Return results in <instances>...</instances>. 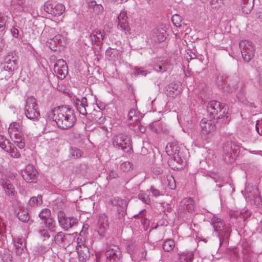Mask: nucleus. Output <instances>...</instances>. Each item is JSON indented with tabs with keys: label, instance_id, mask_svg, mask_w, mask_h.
Here are the masks:
<instances>
[{
	"label": "nucleus",
	"instance_id": "1a4fd4ad",
	"mask_svg": "<svg viewBox=\"0 0 262 262\" xmlns=\"http://www.w3.org/2000/svg\"><path fill=\"white\" fill-rule=\"evenodd\" d=\"M57 219L59 226L64 231H68L74 226H77L78 223V220L77 218L67 217L62 211L58 212Z\"/></svg>",
	"mask_w": 262,
	"mask_h": 262
},
{
	"label": "nucleus",
	"instance_id": "dca6fc26",
	"mask_svg": "<svg viewBox=\"0 0 262 262\" xmlns=\"http://www.w3.org/2000/svg\"><path fill=\"white\" fill-rule=\"evenodd\" d=\"M2 68L5 71H8L9 75L13 74L18 67V61L16 57L10 55H7L4 58V61L2 63Z\"/></svg>",
	"mask_w": 262,
	"mask_h": 262
},
{
	"label": "nucleus",
	"instance_id": "5fc2aeb1",
	"mask_svg": "<svg viewBox=\"0 0 262 262\" xmlns=\"http://www.w3.org/2000/svg\"><path fill=\"white\" fill-rule=\"evenodd\" d=\"M216 119L222 120V121L224 125L228 124L230 121V118L228 115V112L227 111L223 116H221L220 118Z\"/></svg>",
	"mask_w": 262,
	"mask_h": 262
},
{
	"label": "nucleus",
	"instance_id": "37998d69",
	"mask_svg": "<svg viewBox=\"0 0 262 262\" xmlns=\"http://www.w3.org/2000/svg\"><path fill=\"white\" fill-rule=\"evenodd\" d=\"M171 21L176 27H180L181 26L182 18L180 15L174 14L171 17Z\"/></svg>",
	"mask_w": 262,
	"mask_h": 262
},
{
	"label": "nucleus",
	"instance_id": "0eeeda50",
	"mask_svg": "<svg viewBox=\"0 0 262 262\" xmlns=\"http://www.w3.org/2000/svg\"><path fill=\"white\" fill-rule=\"evenodd\" d=\"M114 146L122 149L126 153H131L132 147L129 138L125 135L120 134L115 136L113 139Z\"/></svg>",
	"mask_w": 262,
	"mask_h": 262
},
{
	"label": "nucleus",
	"instance_id": "49530a36",
	"mask_svg": "<svg viewBox=\"0 0 262 262\" xmlns=\"http://www.w3.org/2000/svg\"><path fill=\"white\" fill-rule=\"evenodd\" d=\"M136 124L134 126V130L137 134L143 133L145 132V128L141 124L139 121L135 122Z\"/></svg>",
	"mask_w": 262,
	"mask_h": 262
},
{
	"label": "nucleus",
	"instance_id": "aec40b11",
	"mask_svg": "<svg viewBox=\"0 0 262 262\" xmlns=\"http://www.w3.org/2000/svg\"><path fill=\"white\" fill-rule=\"evenodd\" d=\"M111 204L115 206H118L120 208L118 209V218L119 222H123V217L125 214V208L127 206L126 202L125 200L118 198H115L111 201Z\"/></svg>",
	"mask_w": 262,
	"mask_h": 262
},
{
	"label": "nucleus",
	"instance_id": "e433bc0d",
	"mask_svg": "<svg viewBox=\"0 0 262 262\" xmlns=\"http://www.w3.org/2000/svg\"><path fill=\"white\" fill-rule=\"evenodd\" d=\"M162 246L165 251L170 252L175 246V242L172 239H168L164 242Z\"/></svg>",
	"mask_w": 262,
	"mask_h": 262
},
{
	"label": "nucleus",
	"instance_id": "79ce46f5",
	"mask_svg": "<svg viewBox=\"0 0 262 262\" xmlns=\"http://www.w3.org/2000/svg\"><path fill=\"white\" fill-rule=\"evenodd\" d=\"M18 219L23 222H27L29 220L28 213L26 211L18 212L17 213Z\"/></svg>",
	"mask_w": 262,
	"mask_h": 262
},
{
	"label": "nucleus",
	"instance_id": "4468645a",
	"mask_svg": "<svg viewBox=\"0 0 262 262\" xmlns=\"http://www.w3.org/2000/svg\"><path fill=\"white\" fill-rule=\"evenodd\" d=\"M15 251L16 255L20 258H25L27 256L26 242L24 238L17 237L13 238Z\"/></svg>",
	"mask_w": 262,
	"mask_h": 262
},
{
	"label": "nucleus",
	"instance_id": "6ab92c4d",
	"mask_svg": "<svg viewBox=\"0 0 262 262\" xmlns=\"http://www.w3.org/2000/svg\"><path fill=\"white\" fill-rule=\"evenodd\" d=\"M118 29L124 32L125 34H130V28L128 21V17L126 12L121 11L118 18Z\"/></svg>",
	"mask_w": 262,
	"mask_h": 262
},
{
	"label": "nucleus",
	"instance_id": "7c9ffc66",
	"mask_svg": "<svg viewBox=\"0 0 262 262\" xmlns=\"http://www.w3.org/2000/svg\"><path fill=\"white\" fill-rule=\"evenodd\" d=\"M62 39L63 37L60 34H57L53 38H50L47 41L49 44V47L52 50H55L53 48H54V46L56 47L57 44L61 42Z\"/></svg>",
	"mask_w": 262,
	"mask_h": 262
},
{
	"label": "nucleus",
	"instance_id": "c756f323",
	"mask_svg": "<svg viewBox=\"0 0 262 262\" xmlns=\"http://www.w3.org/2000/svg\"><path fill=\"white\" fill-rule=\"evenodd\" d=\"M241 8L243 13L249 14L252 10L254 6V1H241Z\"/></svg>",
	"mask_w": 262,
	"mask_h": 262
},
{
	"label": "nucleus",
	"instance_id": "20e7f679",
	"mask_svg": "<svg viewBox=\"0 0 262 262\" xmlns=\"http://www.w3.org/2000/svg\"><path fill=\"white\" fill-rule=\"evenodd\" d=\"M211 224L214 231L217 233L221 246L223 244L225 239L229 236L230 228L229 226L225 225L221 219L215 215H213L211 219Z\"/></svg>",
	"mask_w": 262,
	"mask_h": 262
},
{
	"label": "nucleus",
	"instance_id": "09e8293b",
	"mask_svg": "<svg viewBox=\"0 0 262 262\" xmlns=\"http://www.w3.org/2000/svg\"><path fill=\"white\" fill-rule=\"evenodd\" d=\"M138 196H139V199L142 200V201L143 202H144V203L147 204H148L150 203V200L149 195L147 194H146L144 192H141L139 194Z\"/></svg>",
	"mask_w": 262,
	"mask_h": 262
},
{
	"label": "nucleus",
	"instance_id": "de8ad7c7",
	"mask_svg": "<svg viewBox=\"0 0 262 262\" xmlns=\"http://www.w3.org/2000/svg\"><path fill=\"white\" fill-rule=\"evenodd\" d=\"M38 233L39 234L40 238H41L43 241H45L47 239H49L50 237L49 230L47 229H40L38 231Z\"/></svg>",
	"mask_w": 262,
	"mask_h": 262
},
{
	"label": "nucleus",
	"instance_id": "69168bd1",
	"mask_svg": "<svg viewBox=\"0 0 262 262\" xmlns=\"http://www.w3.org/2000/svg\"><path fill=\"white\" fill-rule=\"evenodd\" d=\"M222 3V0H211L210 4L213 7L216 8Z\"/></svg>",
	"mask_w": 262,
	"mask_h": 262
},
{
	"label": "nucleus",
	"instance_id": "bb28decb",
	"mask_svg": "<svg viewBox=\"0 0 262 262\" xmlns=\"http://www.w3.org/2000/svg\"><path fill=\"white\" fill-rule=\"evenodd\" d=\"M2 186L6 193L10 197L13 198L15 195V190L11 182L8 180H3Z\"/></svg>",
	"mask_w": 262,
	"mask_h": 262
},
{
	"label": "nucleus",
	"instance_id": "603ef678",
	"mask_svg": "<svg viewBox=\"0 0 262 262\" xmlns=\"http://www.w3.org/2000/svg\"><path fill=\"white\" fill-rule=\"evenodd\" d=\"M50 249H51V248L49 245H48L47 246L41 245L38 247L37 251L38 253L43 254L49 251Z\"/></svg>",
	"mask_w": 262,
	"mask_h": 262
},
{
	"label": "nucleus",
	"instance_id": "774afa93",
	"mask_svg": "<svg viewBox=\"0 0 262 262\" xmlns=\"http://www.w3.org/2000/svg\"><path fill=\"white\" fill-rule=\"evenodd\" d=\"M251 213L248 210H245L244 212H241L240 215L244 220L250 215Z\"/></svg>",
	"mask_w": 262,
	"mask_h": 262
},
{
	"label": "nucleus",
	"instance_id": "39448f33",
	"mask_svg": "<svg viewBox=\"0 0 262 262\" xmlns=\"http://www.w3.org/2000/svg\"><path fill=\"white\" fill-rule=\"evenodd\" d=\"M25 114L29 119L35 120L40 116L36 100L33 96H28L26 100Z\"/></svg>",
	"mask_w": 262,
	"mask_h": 262
},
{
	"label": "nucleus",
	"instance_id": "a18cd8bd",
	"mask_svg": "<svg viewBox=\"0 0 262 262\" xmlns=\"http://www.w3.org/2000/svg\"><path fill=\"white\" fill-rule=\"evenodd\" d=\"M51 211L49 209H43L39 213V217L41 220H46L47 219L50 218Z\"/></svg>",
	"mask_w": 262,
	"mask_h": 262
},
{
	"label": "nucleus",
	"instance_id": "a19ab883",
	"mask_svg": "<svg viewBox=\"0 0 262 262\" xmlns=\"http://www.w3.org/2000/svg\"><path fill=\"white\" fill-rule=\"evenodd\" d=\"M120 169L124 172L130 171L133 168V164L129 161H125L120 165Z\"/></svg>",
	"mask_w": 262,
	"mask_h": 262
},
{
	"label": "nucleus",
	"instance_id": "c03bdc74",
	"mask_svg": "<svg viewBox=\"0 0 262 262\" xmlns=\"http://www.w3.org/2000/svg\"><path fill=\"white\" fill-rule=\"evenodd\" d=\"M12 5L14 6L17 5V10L18 11H23L25 6V0H13Z\"/></svg>",
	"mask_w": 262,
	"mask_h": 262
},
{
	"label": "nucleus",
	"instance_id": "2f4dec72",
	"mask_svg": "<svg viewBox=\"0 0 262 262\" xmlns=\"http://www.w3.org/2000/svg\"><path fill=\"white\" fill-rule=\"evenodd\" d=\"M186 151L185 148L183 146L180 145V149L176 151V155L173 156V159L177 163H180L184 160V152Z\"/></svg>",
	"mask_w": 262,
	"mask_h": 262
},
{
	"label": "nucleus",
	"instance_id": "13d9d810",
	"mask_svg": "<svg viewBox=\"0 0 262 262\" xmlns=\"http://www.w3.org/2000/svg\"><path fill=\"white\" fill-rule=\"evenodd\" d=\"M147 73H149V72H147L146 71L144 70L142 68H135V74L136 75H142L146 76Z\"/></svg>",
	"mask_w": 262,
	"mask_h": 262
},
{
	"label": "nucleus",
	"instance_id": "9b49d317",
	"mask_svg": "<svg viewBox=\"0 0 262 262\" xmlns=\"http://www.w3.org/2000/svg\"><path fill=\"white\" fill-rule=\"evenodd\" d=\"M194 210V202L191 198H186L182 200L178 209L179 217L183 219L187 212L192 213Z\"/></svg>",
	"mask_w": 262,
	"mask_h": 262
},
{
	"label": "nucleus",
	"instance_id": "b1692460",
	"mask_svg": "<svg viewBox=\"0 0 262 262\" xmlns=\"http://www.w3.org/2000/svg\"><path fill=\"white\" fill-rule=\"evenodd\" d=\"M247 201H251V204L256 206L257 208L262 207V198L260 196L258 189L254 190V196L251 197L249 193L246 196Z\"/></svg>",
	"mask_w": 262,
	"mask_h": 262
},
{
	"label": "nucleus",
	"instance_id": "f257e3e1",
	"mask_svg": "<svg viewBox=\"0 0 262 262\" xmlns=\"http://www.w3.org/2000/svg\"><path fill=\"white\" fill-rule=\"evenodd\" d=\"M51 115L57 126L62 129H67L72 127L76 120L74 111L67 106H61L54 108L52 110Z\"/></svg>",
	"mask_w": 262,
	"mask_h": 262
},
{
	"label": "nucleus",
	"instance_id": "f8f14e48",
	"mask_svg": "<svg viewBox=\"0 0 262 262\" xmlns=\"http://www.w3.org/2000/svg\"><path fill=\"white\" fill-rule=\"evenodd\" d=\"M44 10L53 16H58L64 11L65 7L61 4L47 2L44 5Z\"/></svg>",
	"mask_w": 262,
	"mask_h": 262
},
{
	"label": "nucleus",
	"instance_id": "864d4df0",
	"mask_svg": "<svg viewBox=\"0 0 262 262\" xmlns=\"http://www.w3.org/2000/svg\"><path fill=\"white\" fill-rule=\"evenodd\" d=\"M12 257L7 252H4L1 254V258L3 262H11Z\"/></svg>",
	"mask_w": 262,
	"mask_h": 262
},
{
	"label": "nucleus",
	"instance_id": "2eb2a0df",
	"mask_svg": "<svg viewBox=\"0 0 262 262\" xmlns=\"http://www.w3.org/2000/svg\"><path fill=\"white\" fill-rule=\"evenodd\" d=\"M202 133L208 136H212L215 132L216 125L214 121L204 118L200 123Z\"/></svg>",
	"mask_w": 262,
	"mask_h": 262
},
{
	"label": "nucleus",
	"instance_id": "4be33fe9",
	"mask_svg": "<svg viewBox=\"0 0 262 262\" xmlns=\"http://www.w3.org/2000/svg\"><path fill=\"white\" fill-rule=\"evenodd\" d=\"M73 240V237L70 234H65L62 231L58 232L54 236V241L56 244L66 246L69 245Z\"/></svg>",
	"mask_w": 262,
	"mask_h": 262
},
{
	"label": "nucleus",
	"instance_id": "c85d7f7f",
	"mask_svg": "<svg viewBox=\"0 0 262 262\" xmlns=\"http://www.w3.org/2000/svg\"><path fill=\"white\" fill-rule=\"evenodd\" d=\"M179 256L180 262H192L194 258V253L192 251L182 252Z\"/></svg>",
	"mask_w": 262,
	"mask_h": 262
},
{
	"label": "nucleus",
	"instance_id": "0e129e2a",
	"mask_svg": "<svg viewBox=\"0 0 262 262\" xmlns=\"http://www.w3.org/2000/svg\"><path fill=\"white\" fill-rule=\"evenodd\" d=\"M88 6L89 7V8L90 9H93L94 10V8L95 7V6H96L98 4L96 2V1H90L88 0L87 2Z\"/></svg>",
	"mask_w": 262,
	"mask_h": 262
},
{
	"label": "nucleus",
	"instance_id": "e2e57ef3",
	"mask_svg": "<svg viewBox=\"0 0 262 262\" xmlns=\"http://www.w3.org/2000/svg\"><path fill=\"white\" fill-rule=\"evenodd\" d=\"M118 177V172L116 170H112L109 172L106 178L107 179L111 180V179L117 178Z\"/></svg>",
	"mask_w": 262,
	"mask_h": 262
},
{
	"label": "nucleus",
	"instance_id": "680f3d73",
	"mask_svg": "<svg viewBox=\"0 0 262 262\" xmlns=\"http://www.w3.org/2000/svg\"><path fill=\"white\" fill-rule=\"evenodd\" d=\"M150 128L154 132H158V131L160 129V127L159 126V122L158 121H155L151 124H150Z\"/></svg>",
	"mask_w": 262,
	"mask_h": 262
},
{
	"label": "nucleus",
	"instance_id": "f3484780",
	"mask_svg": "<svg viewBox=\"0 0 262 262\" xmlns=\"http://www.w3.org/2000/svg\"><path fill=\"white\" fill-rule=\"evenodd\" d=\"M38 172L32 165H27L22 172V177L24 180L28 183L36 182Z\"/></svg>",
	"mask_w": 262,
	"mask_h": 262
},
{
	"label": "nucleus",
	"instance_id": "c9c22d12",
	"mask_svg": "<svg viewBox=\"0 0 262 262\" xmlns=\"http://www.w3.org/2000/svg\"><path fill=\"white\" fill-rule=\"evenodd\" d=\"M180 149V145L178 144L172 143L169 146L167 145L166 147V151L169 156H171L173 157L174 155H176V151Z\"/></svg>",
	"mask_w": 262,
	"mask_h": 262
},
{
	"label": "nucleus",
	"instance_id": "412c9836",
	"mask_svg": "<svg viewBox=\"0 0 262 262\" xmlns=\"http://www.w3.org/2000/svg\"><path fill=\"white\" fill-rule=\"evenodd\" d=\"M104 37V31L99 29H96L93 31L88 37H86V38L90 40L91 45L99 46L102 42Z\"/></svg>",
	"mask_w": 262,
	"mask_h": 262
},
{
	"label": "nucleus",
	"instance_id": "338daca9",
	"mask_svg": "<svg viewBox=\"0 0 262 262\" xmlns=\"http://www.w3.org/2000/svg\"><path fill=\"white\" fill-rule=\"evenodd\" d=\"M163 169L162 167H156L154 169V172L156 174H160L163 172Z\"/></svg>",
	"mask_w": 262,
	"mask_h": 262
},
{
	"label": "nucleus",
	"instance_id": "58836bf2",
	"mask_svg": "<svg viewBox=\"0 0 262 262\" xmlns=\"http://www.w3.org/2000/svg\"><path fill=\"white\" fill-rule=\"evenodd\" d=\"M69 156L73 159H78L81 157L82 151L78 148L73 147L70 148Z\"/></svg>",
	"mask_w": 262,
	"mask_h": 262
},
{
	"label": "nucleus",
	"instance_id": "393cba45",
	"mask_svg": "<svg viewBox=\"0 0 262 262\" xmlns=\"http://www.w3.org/2000/svg\"><path fill=\"white\" fill-rule=\"evenodd\" d=\"M98 227V232L100 236H103L109 227L107 219L105 215H102L99 217Z\"/></svg>",
	"mask_w": 262,
	"mask_h": 262
},
{
	"label": "nucleus",
	"instance_id": "6e6552de",
	"mask_svg": "<svg viewBox=\"0 0 262 262\" xmlns=\"http://www.w3.org/2000/svg\"><path fill=\"white\" fill-rule=\"evenodd\" d=\"M207 110L211 118L216 119L225 114L227 108L223 106L219 101L213 100L208 103Z\"/></svg>",
	"mask_w": 262,
	"mask_h": 262
},
{
	"label": "nucleus",
	"instance_id": "473e14b6",
	"mask_svg": "<svg viewBox=\"0 0 262 262\" xmlns=\"http://www.w3.org/2000/svg\"><path fill=\"white\" fill-rule=\"evenodd\" d=\"M44 224L50 232H55L57 227L56 222L52 218H48L45 220Z\"/></svg>",
	"mask_w": 262,
	"mask_h": 262
},
{
	"label": "nucleus",
	"instance_id": "423d86ee",
	"mask_svg": "<svg viewBox=\"0 0 262 262\" xmlns=\"http://www.w3.org/2000/svg\"><path fill=\"white\" fill-rule=\"evenodd\" d=\"M105 262H121L122 252L117 245L108 246L105 252Z\"/></svg>",
	"mask_w": 262,
	"mask_h": 262
},
{
	"label": "nucleus",
	"instance_id": "4c0bfd02",
	"mask_svg": "<svg viewBox=\"0 0 262 262\" xmlns=\"http://www.w3.org/2000/svg\"><path fill=\"white\" fill-rule=\"evenodd\" d=\"M42 198L41 195H38L37 196H33L30 198L29 201V204L31 206H38L42 204Z\"/></svg>",
	"mask_w": 262,
	"mask_h": 262
},
{
	"label": "nucleus",
	"instance_id": "4d7b16f0",
	"mask_svg": "<svg viewBox=\"0 0 262 262\" xmlns=\"http://www.w3.org/2000/svg\"><path fill=\"white\" fill-rule=\"evenodd\" d=\"M255 129L257 133L262 136V119L256 121Z\"/></svg>",
	"mask_w": 262,
	"mask_h": 262
},
{
	"label": "nucleus",
	"instance_id": "f704fd0d",
	"mask_svg": "<svg viewBox=\"0 0 262 262\" xmlns=\"http://www.w3.org/2000/svg\"><path fill=\"white\" fill-rule=\"evenodd\" d=\"M166 31L163 28H160L156 30H154L152 32L153 35L156 36L157 41L162 42L166 39L165 33Z\"/></svg>",
	"mask_w": 262,
	"mask_h": 262
},
{
	"label": "nucleus",
	"instance_id": "a211bd4d",
	"mask_svg": "<svg viewBox=\"0 0 262 262\" xmlns=\"http://www.w3.org/2000/svg\"><path fill=\"white\" fill-rule=\"evenodd\" d=\"M54 71L59 79H64L68 73L66 62L61 59L57 60L54 64Z\"/></svg>",
	"mask_w": 262,
	"mask_h": 262
},
{
	"label": "nucleus",
	"instance_id": "ea45409f",
	"mask_svg": "<svg viewBox=\"0 0 262 262\" xmlns=\"http://www.w3.org/2000/svg\"><path fill=\"white\" fill-rule=\"evenodd\" d=\"M7 19V16L0 13V32L4 33L6 31Z\"/></svg>",
	"mask_w": 262,
	"mask_h": 262
},
{
	"label": "nucleus",
	"instance_id": "3c124183",
	"mask_svg": "<svg viewBox=\"0 0 262 262\" xmlns=\"http://www.w3.org/2000/svg\"><path fill=\"white\" fill-rule=\"evenodd\" d=\"M167 180L168 182V187L169 189H174L176 187V182L174 178L172 176H169L167 177Z\"/></svg>",
	"mask_w": 262,
	"mask_h": 262
},
{
	"label": "nucleus",
	"instance_id": "bf43d9fd",
	"mask_svg": "<svg viewBox=\"0 0 262 262\" xmlns=\"http://www.w3.org/2000/svg\"><path fill=\"white\" fill-rule=\"evenodd\" d=\"M150 191L152 193V195L154 196H159L161 195V193L160 191L157 188H156L154 186H151L149 189Z\"/></svg>",
	"mask_w": 262,
	"mask_h": 262
},
{
	"label": "nucleus",
	"instance_id": "cd10ccee",
	"mask_svg": "<svg viewBox=\"0 0 262 262\" xmlns=\"http://www.w3.org/2000/svg\"><path fill=\"white\" fill-rule=\"evenodd\" d=\"M140 114L135 109H131L128 114V123L131 125L140 119Z\"/></svg>",
	"mask_w": 262,
	"mask_h": 262
},
{
	"label": "nucleus",
	"instance_id": "7ed1b4c3",
	"mask_svg": "<svg viewBox=\"0 0 262 262\" xmlns=\"http://www.w3.org/2000/svg\"><path fill=\"white\" fill-rule=\"evenodd\" d=\"M10 137L19 149H23L25 146L23 128L17 122L11 123L8 128Z\"/></svg>",
	"mask_w": 262,
	"mask_h": 262
},
{
	"label": "nucleus",
	"instance_id": "052dcab7",
	"mask_svg": "<svg viewBox=\"0 0 262 262\" xmlns=\"http://www.w3.org/2000/svg\"><path fill=\"white\" fill-rule=\"evenodd\" d=\"M93 11L94 13L97 14H101L103 11V7L101 4H97L94 8Z\"/></svg>",
	"mask_w": 262,
	"mask_h": 262
},
{
	"label": "nucleus",
	"instance_id": "ddd939ff",
	"mask_svg": "<svg viewBox=\"0 0 262 262\" xmlns=\"http://www.w3.org/2000/svg\"><path fill=\"white\" fill-rule=\"evenodd\" d=\"M127 250L132 260L138 262L145 258L146 252L142 248L130 245H128Z\"/></svg>",
	"mask_w": 262,
	"mask_h": 262
},
{
	"label": "nucleus",
	"instance_id": "8fccbe9b",
	"mask_svg": "<svg viewBox=\"0 0 262 262\" xmlns=\"http://www.w3.org/2000/svg\"><path fill=\"white\" fill-rule=\"evenodd\" d=\"M10 154V155L13 158H19L20 154H19L17 149L13 145H11V149L8 151Z\"/></svg>",
	"mask_w": 262,
	"mask_h": 262
},
{
	"label": "nucleus",
	"instance_id": "72a5a7b5",
	"mask_svg": "<svg viewBox=\"0 0 262 262\" xmlns=\"http://www.w3.org/2000/svg\"><path fill=\"white\" fill-rule=\"evenodd\" d=\"M12 144L6 139L4 136H0V147L6 151H9L11 149Z\"/></svg>",
	"mask_w": 262,
	"mask_h": 262
},
{
	"label": "nucleus",
	"instance_id": "9d476101",
	"mask_svg": "<svg viewBox=\"0 0 262 262\" xmlns=\"http://www.w3.org/2000/svg\"><path fill=\"white\" fill-rule=\"evenodd\" d=\"M239 46L243 59L246 62H249L254 56L255 47L253 43L245 40L241 41Z\"/></svg>",
	"mask_w": 262,
	"mask_h": 262
},
{
	"label": "nucleus",
	"instance_id": "f03ea898",
	"mask_svg": "<svg viewBox=\"0 0 262 262\" xmlns=\"http://www.w3.org/2000/svg\"><path fill=\"white\" fill-rule=\"evenodd\" d=\"M239 145L233 137L226 139L223 146V159L227 163H232L239 152Z\"/></svg>",
	"mask_w": 262,
	"mask_h": 262
},
{
	"label": "nucleus",
	"instance_id": "5701e85b",
	"mask_svg": "<svg viewBox=\"0 0 262 262\" xmlns=\"http://www.w3.org/2000/svg\"><path fill=\"white\" fill-rule=\"evenodd\" d=\"M73 103L80 114L83 115L87 114L86 107L88 106V102L85 97H82L81 99L76 98L73 100Z\"/></svg>",
	"mask_w": 262,
	"mask_h": 262
},
{
	"label": "nucleus",
	"instance_id": "a878e982",
	"mask_svg": "<svg viewBox=\"0 0 262 262\" xmlns=\"http://www.w3.org/2000/svg\"><path fill=\"white\" fill-rule=\"evenodd\" d=\"M76 250L80 260L85 261L89 257V250L86 246L78 245Z\"/></svg>",
	"mask_w": 262,
	"mask_h": 262
},
{
	"label": "nucleus",
	"instance_id": "6e6d98bb",
	"mask_svg": "<svg viewBox=\"0 0 262 262\" xmlns=\"http://www.w3.org/2000/svg\"><path fill=\"white\" fill-rule=\"evenodd\" d=\"M166 69V66L164 63H161V64L156 65L154 67V70L159 72L165 71Z\"/></svg>",
	"mask_w": 262,
	"mask_h": 262
}]
</instances>
